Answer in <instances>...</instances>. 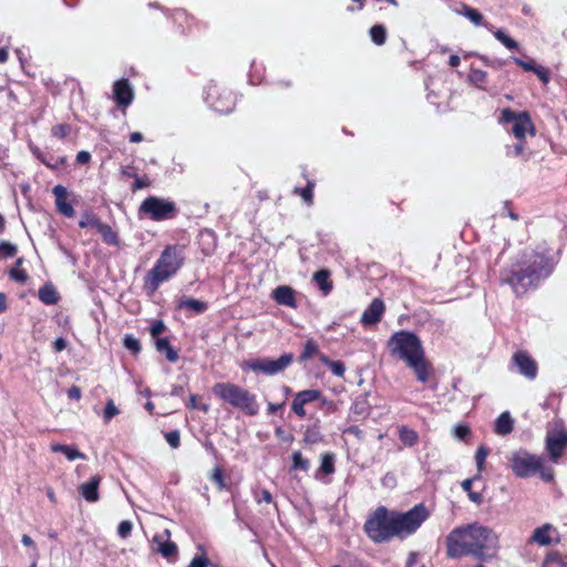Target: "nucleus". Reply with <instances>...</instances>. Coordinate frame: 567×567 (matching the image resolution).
<instances>
[{
	"label": "nucleus",
	"mask_w": 567,
	"mask_h": 567,
	"mask_svg": "<svg viewBox=\"0 0 567 567\" xmlns=\"http://www.w3.org/2000/svg\"><path fill=\"white\" fill-rule=\"evenodd\" d=\"M497 550V534L480 523L456 527L446 537V555L451 558L471 555L481 560H489L496 556Z\"/></svg>",
	"instance_id": "nucleus-1"
},
{
	"label": "nucleus",
	"mask_w": 567,
	"mask_h": 567,
	"mask_svg": "<svg viewBox=\"0 0 567 567\" xmlns=\"http://www.w3.org/2000/svg\"><path fill=\"white\" fill-rule=\"evenodd\" d=\"M551 268L547 258L536 251H523L517 260L501 272V281L512 287L515 295L525 293L529 288L548 277Z\"/></svg>",
	"instance_id": "nucleus-2"
},
{
	"label": "nucleus",
	"mask_w": 567,
	"mask_h": 567,
	"mask_svg": "<svg viewBox=\"0 0 567 567\" xmlns=\"http://www.w3.org/2000/svg\"><path fill=\"white\" fill-rule=\"evenodd\" d=\"M392 355L403 360L411 368L420 382H426L431 374V365L425 359L421 340L410 331L395 332L388 341Z\"/></svg>",
	"instance_id": "nucleus-3"
},
{
	"label": "nucleus",
	"mask_w": 567,
	"mask_h": 567,
	"mask_svg": "<svg viewBox=\"0 0 567 567\" xmlns=\"http://www.w3.org/2000/svg\"><path fill=\"white\" fill-rule=\"evenodd\" d=\"M184 264V248L169 245L162 251L154 267L145 277V286L156 291L159 285L173 277Z\"/></svg>",
	"instance_id": "nucleus-4"
},
{
	"label": "nucleus",
	"mask_w": 567,
	"mask_h": 567,
	"mask_svg": "<svg viewBox=\"0 0 567 567\" xmlns=\"http://www.w3.org/2000/svg\"><path fill=\"white\" fill-rule=\"evenodd\" d=\"M212 391L221 401L241 411L246 415H257L260 410L257 396L235 383L219 382L214 384Z\"/></svg>",
	"instance_id": "nucleus-5"
},
{
	"label": "nucleus",
	"mask_w": 567,
	"mask_h": 567,
	"mask_svg": "<svg viewBox=\"0 0 567 567\" xmlns=\"http://www.w3.org/2000/svg\"><path fill=\"white\" fill-rule=\"evenodd\" d=\"M364 530L374 543L389 542L396 537L393 512L379 507L368 518Z\"/></svg>",
	"instance_id": "nucleus-6"
},
{
	"label": "nucleus",
	"mask_w": 567,
	"mask_h": 567,
	"mask_svg": "<svg viewBox=\"0 0 567 567\" xmlns=\"http://www.w3.org/2000/svg\"><path fill=\"white\" fill-rule=\"evenodd\" d=\"M396 537L405 538L417 530L429 517V511L423 504L415 505L406 513L393 512Z\"/></svg>",
	"instance_id": "nucleus-7"
},
{
	"label": "nucleus",
	"mask_w": 567,
	"mask_h": 567,
	"mask_svg": "<svg viewBox=\"0 0 567 567\" xmlns=\"http://www.w3.org/2000/svg\"><path fill=\"white\" fill-rule=\"evenodd\" d=\"M177 212V206L173 200L156 196L145 198L138 209L140 214L146 215L155 221L172 219Z\"/></svg>",
	"instance_id": "nucleus-8"
},
{
	"label": "nucleus",
	"mask_w": 567,
	"mask_h": 567,
	"mask_svg": "<svg viewBox=\"0 0 567 567\" xmlns=\"http://www.w3.org/2000/svg\"><path fill=\"white\" fill-rule=\"evenodd\" d=\"M205 100L212 109L220 114L231 112L235 106L234 94L217 84H213L207 87Z\"/></svg>",
	"instance_id": "nucleus-9"
},
{
	"label": "nucleus",
	"mask_w": 567,
	"mask_h": 567,
	"mask_svg": "<svg viewBox=\"0 0 567 567\" xmlns=\"http://www.w3.org/2000/svg\"><path fill=\"white\" fill-rule=\"evenodd\" d=\"M501 121L513 124L511 131L519 141L525 138L527 133L534 135V125L527 112L515 113L514 111L506 109L502 112Z\"/></svg>",
	"instance_id": "nucleus-10"
},
{
	"label": "nucleus",
	"mask_w": 567,
	"mask_h": 567,
	"mask_svg": "<svg viewBox=\"0 0 567 567\" xmlns=\"http://www.w3.org/2000/svg\"><path fill=\"white\" fill-rule=\"evenodd\" d=\"M512 471L519 477H528L540 467V460L526 451H517L509 457Z\"/></svg>",
	"instance_id": "nucleus-11"
},
{
	"label": "nucleus",
	"mask_w": 567,
	"mask_h": 567,
	"mask_svg": "<svg viewBox=\"0 0 567 567\" xmlns=\"http://www.w3.org/2000/svg\"><path fill=\"white\" fill-rule=\"evenodd\" d=\"M292 354L286 353L280 358L272 360L268 358L259 359L249 363V368L268 375L276 374L285 370L292 362Z\"/></svg>",
	"instance_id": "nucleus-12"
},
{
	"label": "nucleus",
	"mask_w": 567,
	"mask_h": 567,
	"mask_svg": "<svg viewBox=\"0 0 567 567\" xmlns=\"http://www.w3.org/2000/svg\"><path fill=\"white\" fill-rule=\"evenodd\" d=\"M546 447L549 452L550 458L557 462L561 456L563 451L567 447V430L559 429L549 432L546 439Z\"/></svg>",
	"instance_id": "nucleus-13"
},
{
	"label": "nucleus",
	"mask_w": 567,
	"mask_h": 567,
	"mask_svg": "<svg viewBox=\"0 0 567 567\" xmlns=\"http://www.w3.org/2000/svg\"><path fill=\"white\" fill-rule=\"evenodd\" d=\"M512 360L520 374L530 380L536 378L537 363L526 351L519 350L515 352Z\"/></svg>",
	"instance_id": "nucleus-14"
},
{
	"label": "nucleus",
	"mask_w": 567,
	"mask_h": 567,
	"mask_svg": "<svg viewBox=\"0 0 567 567\" xmlns=\"http://www.w3.org/2000/svg\"><path fill=\"white\" fill-rule=\"evenodd\" d=\"M171 532L165 529L162 534H157L153 537V543L157 545L156 551L161 553L165 558H172L177 554V546L175 543L169 542Z\"/></svg>",
	"instance_id": "nucleus-15"
},
{
	"label": "nucleus",
	"mask_w": 567,
	"mask_h": 567,
	"mask_svg": "<svg viewBox=\"0 0 567 567\" xmlns=\"http://www.w3.org/2000/svg\"><path fill=\"white\" fill-rule=\"evenodd\" d=\"M114 99L121 106H127L132 103L134 93L126 79L118 80L113 86Z\"/></svg>",
	"instance_id": "nucleus-16"
},
{
	"label": "nucleus",
	"mask_w": 567,
	"mask_h": 567,
	"mask_svg": "<svg viewBox=\"0 0 567 567\" xmlns=\"http://www.w3.org/2000/svg\"><path fill=\"white\" fill-rule=\"evenodd\" d=\"M52 193L55 197V206L58 212L66 217H73L74 209L72 205L66 200L68 189L62 185H56L52 189Z\"/></svg>",
	"instance_id": "nucleus-17"
},
{
	"label": "nucleus",
	"mask_w": 567,
	"mask_h": 567,
	"mask_svg": "<svg viewBox=\"0 0 567 567\" xmlns=\"http://www.w3.org/2000/svg\"><path fill=\"white\" fill-rule=\"evenodd\" d=\"M384 312V303L380 299H374L371 305L364 310L361 317V322L364 326H371L381 320Z\"/></svg>",
	"instance_id": "nucleus-18"
},
{
	"label": "nucleus",
	"mask_w": 567,
	"mask_h": 567,
	"mask_svg": "<svg viewBox=\"0 0 567 567\" xmlns=\"http://www.w3.org/2000/svg\"><path fill=\"white\" fill-rule=\"evenodd\" d=\"M554 535H557V529L551 524H544L534 530L530 542L548 546L551 544Z\"/></svg>",
	"instance_id": "nucleus-19"
},
{
	"label": "nucleus",
	"mask_w": 567,
	"mask_h": 567,
	"mask_svg": "<svg viewBox=\"0 0 567 567\" xmlns=\"http://www.w3.org/2000/svg\"><path fill=\"white\" fill-rule=\"evenodd\" d=\"M101 477L99 475L92 476L87 482L83 483L79 491L85 501L94 503L99 501V485Z\"/></svg>",
	"instance_id": "nucleus-20"
},
{
	"label": "nucleus",
	"mask_w": 567,
	"mask_h": 567,
	"mask_svg": "<svg viewBox=\"0 0 567 567\" xmlns=\"http://www.w3.org/2000/svg\"><path fill=\"white\" fill-rule=\"evenodd\" d=\"M272 298L277 303L296 308L295 290L289 286H279L272 291Z\"/></svg>",
	"instance_id": "nucleus-21"
},
{
	"label": "nucleus",
	"mask_w": 567,
	"mask_h": 567,
	"mask_svg": "<svg viewBox=\"0 0 567 567\" xmlns=\"http://www.w3.org/2000/svg\"><path fill=\"white\" fill-rule=\"evenodd\" d=\"M178 309H187L194 313H203L207 310V303L197 299L182 297L177 302Z\"/></svg>",
	"instance_id": "nucleus-22"
},
{
	"label": "nucleus",
	"mask_w": 567,
	"mask_h": 567,
	"mask_svg": "<svg viewBox=\"0 0 567 567\" xmlns=\"http://www.w3.org/2000/svg\"><path fill=\"white\" fill-rule=\"evenodd\" d=\"M313 281L318 285L324 296L329 295L332 290V282L330 281V271L321 269L315 272Z\"/></svg>",
	"instance_id": "nucleus-23"
},
{
	"label": "nucleus",
	"mask_w": 567,
	"mask_h": 567,
	"mask_svg": "<svg viewBox=\"0 0 567 567\" xmlns=\"http://www.w3.org/2000/svg\"><path fill=\"white\" fill-rule=\"evenodd\" d=\"M514 420L509 412H503L495 422V432L499 435H507L513 431Z\"/></svg>",
	"instance_id": "nucleus-24"
},
{
	"label": "nucleus",
	"mask_w": 567,
	"mask_h": 567,
	"mask_svg": "<svg viewBox=\"0 0 567 567\" xmlns=\"http://www.w3.org/2000/svg\"><path fill=\"white\" fill-rule=\"evenodd\" d=\"M156 350L161 353H165L166 359L169 362H176L178 360L177 352L172 348L167 338H157L155 340Z\"/></svg>",
	"instance_id": "nucleus-25"
},
{
	"label": "nucleus",
	"mask_w": 567,
	"mask_h": 567,
	"mask_svg": "<svg viewBox=\"0 0 567 567\" xmlns=\"http://www.w3.org/2000/svg\"><path fill=\"white\" fill-rule=\"evenodd\" d=\"M39 299L45 305H55L59 300V295L52 285H44L39 290Z\"/></svg>",
	"instance_id": "nucleus-26"
},
{
	"label": "nucleus",
	"mask_w": 567,
	"mask_h": 567,
	"mask_svg": "<svg viewBox=\"0 0 567 567\" xmlns=\"http://www.w3.org/2000/svg\"><path fill=\"white\" fill-rule=\"evenodd\" d=\"M51 450L53 452H62V453H64L66 458L70 460V461H74L76 458H82V460L85 458V455L83 453H81L76 449H73V447L68 446V445L53 444V445H51Z\"/></svg>",
	"instance_id": "nucleus-27"
},
{
	"label": "nucleus",
	"mask_w": 567,
	"mask_h": 567,
	"mask_svg": "<svg viewBox=\"0 0 567 567\" xmlns=\"http://www.w3.org/2000/svg\"><path fill=\"white\" fill-rule=\"evenodd\" d=\"M97 231L102 235L103 240L109 244L116 246L118 244L117 234L111 228L110 225L101 221Z\"/></svg>",
	"instance_id": "nucleus-28"
},
{
	"label": "nucleus",
	"mask_w": 567,
	"mask_h": 567,
	"mask_svg": "<svg viewBox=\"0 0 567 567\" xmlns=\"http://www.w3.org/2000/svg\"><path fill=\"white\" fill-rule=\"evenodd\" d=\"M399 436L402 443L406 446H413L417 442V433L406 426L399 429Z\"/></svg>",
	"instance_id": "nucleus-29"
},
{
	"label": "nucleus",
	"mask_w": 567,
	"mask_h": 567,
	"mask_svg": "<svg viewBox=\"0 0 567 567\" xmlns=\"http://www.w3.org/2000/svg\"><path fill=\"white\" fill-rule=\"evenodd\" d=\"M370 37L377 45H382L386 40V29L382 24L373 25L370 29Z\"/></svg>",
	"instance_id": "nucleus-30"
},
{
	"label": "nucleus",
	"mask_w": 567,
	"mask_h": 567,
	"mask_svg": "<svg viewBox=\"0 0 567 567\" xmlns=\"http://www.w3.org/2000/svg\"><path fill=\"white\" fill-rule=\"evenodd\" d=\"M320 360L322 363H324L331 370V372L334 375L343 377L346 368L341 361H332L323 354L320 357Z\"/></svg>",
	"instance_id": "nucleus-31"
},
{
	"label": "nucleus",
	"mask_w": 567,
	"mask_h": 567,
	"mask_svg": "<svg viewBox=\"0 0 567 567\" xmlns=\"http://www.w3.org/2000/svg\"><path fill=\"white\" fill-rule=\"evenodd\" d=\"M309 468H310L309 460L303 458L301 452H299V451L293 452L291 470L308 472Z\"/></svg>",
	"instance_id": "nucleus-32"
},
{
	"label": "nucleus",
	"mask_w": 567,
	"mask_h": 567,
	"mask_svg": "<svg viewBox=\"0 0 567 567\" xmlns=\"http://www.w3.org/2000/svg\"><path fill=\"white\" fill-rule=\"evenodd\" d=\"M487 73L480 69L472 68L468 73V81L480 89H483V84L485 83Z\"/></svg>",
	"instance_id": "nucleus-33"
},
{
	"label": "nucleus",
	"mask_w": 567,
	"mask_h": 567,
	"mask_svg": "<svg viewBox=\"0 0 567 567\" xmlns=\"http://www.w3.org/2000/svg\"><path fill=\"white\" fill-rule=\"evenodd\" d=\"M370 406L365 399H358L351 406V412L354 415L365 416L369 414Z\"/></svg>",
	"instance_id": "nucleus-34"
},
{
	"label": "nucleus",
	"mask_w": 567,
	"mask_h": 567,
	"mask_svg": "<svg viewBox=\"0 0 567 567\" xmlns=\"http://www.w3.org/2000/svg\"><path fill=\"white\" fill-rule=\"evenodd\" d=\"M319 472L327 474V475L332 474L334 472V455L333 454H324L322 456Z\"/></svg>",
	"instance_id": "nucleus-35"
},
{
	"label": "nucleus",
	"mask_w": 567,
	"mask_h": 567,
	"mask_svg": "<svg viewBox=\"0 0 567 567\" xmlns=\"http://www.w3.org/2000/svg\"><path fill=\"white\" fill-rule=\"evenodd\" d=\"M321 393L318 390H303L296 394V396L303 402V404H308L310 402H313L320 398Z\"/></svg>",
	"instance_id": "nucleus-36"
},
{
	"label": "nucleus",
	"mask_w": 567,
	"mask_h": 567,
	"mask_svg": "<svg viewBox=\"0 0 567 567\" xmlns=\"http://www.w3.org/2000/svg\"><path fill=\"white\" fill-rule=\"evenodd\" d=\"M101 224V220L92 214H85L82 216V218L79 221V226L81 228H94L97 230L99 226Z\"/></svg>",
	"instance_id": "nucleus-37"
},
{
	"label": "nucleus",
	"mask_w": 567,
	"mask_h": 567,
	"mask_svg": "<svg viewBox=\"0 0 567 567\" xmlns=\"http://www.w3.org/2000/svg\"><path fill=\"white\" fill-rule=\"evenodd\" d=\"M494 37L509 50L518 49V43L509 38L503 30L494 32Z\"/></svg>",
	"instance_id": "nucleus-38"
},
{
	"label": "nucleus",
	"mask_w": 567,
	"mask_h": 567,
	"mask_svg": "<svg viewBox=\"0 0 567 567\" xmlns=\"http://www.w3.org/2000/svg\"><path fill=\"white\" fill-rule=\"evenodd\" d=\"M315 183L309 181L307 186L302 189L296 188V193H299L303 200L308 204H312Z\"/></svg>",
	"instance_id": "nucleus-39"
},
{
	"label": "nucleus",
	"mask_w": 567,
	"mask_h": 567,
	"mask_svg": "<svg viewBox=\"0 0 567 567\" xmlns=\"http://www.w3.org/2000/svg\"><path fill=\"white\" fill-rule=\"evenodd\" d=\"M464 16L475 25H480L482 23L483 17L476 9L464 7Z\"/></svg>",
	"instance_id": "nucleus-40"
},
{
	"label": "nucleus",
	"mask_w": 567,
	"mask_h": 567,
	"mask_svg": "<svg viewBox=\"0 0 567 567\" xmlns=\"http://www.w3.org/2000/svg\"><path fill=\"white\" fill-rule=\"evenodd\" d=\"M489 453V450L486 446H481L476 451L475 460L478 471H482L485 464V460Z\"/></svg>",
	"instance_id": "nucleus-41"
},
{
	"label": "nucleus",
	"mask_w": 567,
	"mask_h": 567,
	"mask_svg": "<svg viewBox=\"0 0 567 567\" xmlns=\"http://www.w3.org/2000/svg\"><path fill=\"white\" fill-rule=\"evenodd\" d=\"M124 346L127 350L132 351L133 353H138L141 351L140 341L133 336H125Z\"/></svg>",
	"instance_id": "nucleus-42"
},
{
	"label": "nucleus",
	"mask_w": 567,
	"mask_h": 567,
	"mask_svg": "<svg viewBox=\"0 0 567 567\" xmlns=\"http://www.w3.org/2000/svg\"><path fill=\"white\" fill-rule=\"evenodd\" d=\"M317 351H318L317 344L312 340H309L305 344V348H303V351H302L300 358H301V360H308L312 355H315L317 353Z\"/></svg>",
	"instance_id": "nucleus-43"
},
{
	"label": "nucleus",
	"mask_w": 567,
	"mask_h": 567,
	"mask_svg": "<svg viewBox=\"0 0 567 567\" xmlns=\"http://www.w3.org/2000/svg\"><path fill=\"white\" fill-rule=\"evenodd\" d=\"M71 132V126L68 124H58L52 127V135L58 138L68 136Z\"/></svg>",
	"instance_id": "nucleus-44"
},
{
	"label": "nucleus",
	"mask_w": 567,
	"mask_h": 567,
	"mask_svg": "<svg viewBox=\"0 0 567 567\" xmlns=\"http://www.w3.org/2000/svg\"><path fill=\"white\" fill-rule=\"evenodd\" d=\"M120 413L118 409L115 406L113 400H109L104 410V421L105 423L110 422L111 419Z\"/></svg>",
	"instance_id": "nucleus-45"
},
{
	"label": "nucleus",
	"mask_w": 567,
	"mask_h": 567,
	"mask_svg": "<svg viewBox=\"0 0 567 567\" xmlns=\"http://www.w3.org/2000/svg\"><path fill=\"white\" fill-rule=\"evenodd\" d=\"M133 524L130 520H123L117 527V534L121 538H127L131 535Z\"/></svg>",
	"instance_id": "nucleus-46"
},
{
	"label": "nucleus",
	"mask_w": 567,
	"mask_h": 567,
	"mask_svg": "<svg viewBox=\"0 0 567 567\" xmlns=\"http://www.w3.org/2000/svg\"><path fill=\"white\" fill-rule=\"evenodd\" d=\"M454 436L458 440H466L471 434V430L466 425L458 424L453 429Z\"/></svg>",
	"instance_id": "nucleus-47"
},
{
	"label": "nucleus",
	"mask_w": 567,
	"mask_h": 567,
	"mask_svg": "<svg viewBox=\"0 0 567 567\" xmlns=\"http://www.w3.org/2000/svg\"><path fill=\"white\" fill-rule=\"evenodd\" d=\"M17 252V246L10 243H1L0 244V257H12Z\"/></svg>",
	"instance_id": "nucleus-48"
},
{
	"label": "nucleus",
	"mask_w": 567,
	"mask_h": 567,
	"mask_svg": "<svg viewBox=\"0 0 567 567\" xmlns=\"http://www.w3.org/2000/svg\"><path fill=\"white\" fill-rule=\"evenodd\" d=\"M165 439L173 449H177L181 444V436L178 431H171L166 433Z\"/></svg>",
	"instance_id": "nucleus-49"
},
{
	"label": "nucleus",
	"mask_w": 567,
	"mask_h": 567,
	"mask_svg": "<svg viewBox=\"0 0 567 567\" xmlns=\"http://www.w3.org/2000/svg\"><path fill=\"white\" fill-rule=\"evenodd\" d=\"M210 480L217 485L218 489L225 488L223 472L220 468H218V467L214 468Z\"/></svg>",
	"instance_id": "nucleus-50"
},
{
	"label": "nucleus",
	"mask_w": 567,
	"mask_h": 567,
	"mask_svg": "<svg viewBox=\"0 0 567 567\" xmlns=\"http://www.w3.org/2000/svg\"><path fill=\"white\" fill-rule=\"evenodd\" d=\"M291 409L299 417L306 416L305 404L297 396L292 401Z\"/></svg>",
	"instance_id": "nucleus-51"
},
{
	"label": "nucleus",
	"mask_w": 567,
	"mask_h": 567,
	"mask_svg": "<svg viewBox=\"0 0 567 567\" xmlns=\"http://www.w3.org/2000/svg\"><path fill=\"white\" fill-rule=\"evenodd\" d=\"M513 60L517 65L522 66L525 71L534 72L535 69L538 66L534 60L523 61L519 58H514Z\"/></svg>",
	"instance_id": "nucleus-52"
},
{
	"label": "nucleus",
	"mask_w": 567,
	"mask_h": 567,
	"mask_svg": "<svg viewBox=\"0 0 567 567\" xmlns=\"http://www.w3.org/2000/svg\"><path fill=\"white\" fill-rule=\"evenodd\" d=\"M21 542L24 546H28V547H31L32 548V554H31V557L32 558H38L39 557V551H38V548L33 542V539L28 536V535H22V538H21Z\"/></svg>",
	"instance_id": "nucleus-53"
},
{
	"label": "nucleus",
	"mask_w": 567,
	"mask_h": 567,
	"mask_svg": "<svg viewBox=\"0 0 567 567\" xmlns=\"http://www.w3.org/2000/svg\"><path fill=\"white\" fill-rule=\"evenodd\" d=\"M208 565H209V559L205 555H200V556H195L192 559L189 567H208Z\"/></svg>",
	"instance_id": "nucleus-54"
},
{
	"label": "nucleus",
	"mask_w": 567,
	"mask_h": 567,
	"mask_svg": "<svg viewBox=\"0 0 567 567\" xmlns=\"http://www.w3.org/2000/svg\"><path fill=\"white\" fill-rule=\"evenodd\" d=\"M166 327L163 321H155L151 327V334L153 338L157 339L161 333L165 331Z\"/></svg>",
	"instance_id": "nucleus-55"
},
{
	"label": "nucleus",
	"mask_w": 567,
	"mask_h": 567,
	"mask_svg": "<svg viewBox=\"0 0 567 567\" xmlns=\"http://www.w3.org/2000/svg\"><path fill=\"white\" fill-rule=\"evenodd\" d=\"M534 73L539 78V80L544 83V84H547L549 82V72L547 69H545L544 66L542 65H538Z\"/></svg>",
	"instance_id": "nucleus-56"
},
{
	"label": "nucleus",
	"mask_w": 567,
	"mask_h": 567,
	"mask_svg": "<svg viewBox=\"0 0 567 567\" xmlns=\"http://www.w3.org/2000/svg\"><path fill=\"white\" fill-rule=\"evenodd\" d=\"M256 501L258 503L265 502V503L270 504V503H272V495L269 491L262 489L258 495H256Z\"/></svg>",
	"instance_id": "nucleus-57"
},
{
	"label": "nucleus",
	"mask_w": 567,
	"mask_h": 567,
	"mask_svg": "<svg viewBox=\"0 0 567 567\" xmlns=\"http://www.w3.org/2000/svg\"><path fill=\"white\" fill-rule=\"evenodd\" d=\"M10 276L20 282H24L28 279V275L24 270H18L16 268L10 271Z\"/></svg>",
	"instance_id": "nucleus-58"
},
{
	"label": "nucleus",
	"mask_w": 567,
	"mask_h": 567,
	"mask_svg": "<svg viewBox=\"0 0 567 567\" xmlns=\"http://www.w3.org/2000/svg\"><path fill=\"white\" fill-rule=\"evenodd\" d=\"M134 179H135V182L132 185V190L133 192H135L137 189L145 188V187H147L150 185L148 178H140L138 176H136Z\"/></svg>",
	"instance_id": "nucleus-59"
},
{
	"label": "nucleus",
	"mask_w": 567,
	"mask_h": 567,
	"mask_svg": "<svg viewBox=\"0 0 567 567\" xmlns=\"http://www.w3.org/2000/svg\"><path fill=\"white\" fill-rule=\"evenodd\" d=\"M91 159V154L86 151H81L76 155V163L78 164H86Z\"/></svg>",
	"instance_id": "nucleus-60"
},
{
	"label": "nucleus",
	"mask_w": 567,
	"mask_h": 567,
	"mask_svg": "<svg viewBox=\"0 0 567 567\" xmlns=\"http://www.w3.org/2000/svg\"><path fill=\"white\" fill-rule=\"evenodd\" d=\"M68 396L70 399H73V400H80L81 399V390L79 386H71L69 390H68Z\"/></svg>",
	"instance_id": "nucleus-61"
},
{
	"label": "nucleus",
	"mask_w": 567,
	"mask_h": 567,
	"mask_svg": "<svg viewBox=\"0 0 567 567\" xmlns=\"http://www.w3.org/2000/svg\"><path fill=\"white\" fill-rule=\"evenodd\" d=\"M53 347L56 352H61L66 348V341L63 338H58L53 342Z\"/></svg>",
	"instance_id": "nucleus-62"
},
{
	"label": "nucleus",
	"mask_w": 567,
	"mask_h": 567,
	"mask_svg": "<svg viewBox=\"0 0 567 567\" xmlns=\"http://www.w3.org/2000/svg\"><path fill=\"white\" fill-rule=\"evenodd\" d=\"M417 557H419V554H417V553H415V551H411V553L409 554V557H408V560H406L405 567H414V566L416 565Z\"/></svg>",
	"instance_id": "nucleus-63"
},
{
	"label": "nucleus",
	"mask_w": 567,
	"mask_h": 567,
	"mask_svg": "<svg viewBox=\"0 0 567 567\" xmlns=\"http://www.w3.org/2000/svg\"><path fill=\"white\" fill-rule=\"evenodd\" d=\"M468 498H470L473 503H475V504H481V503H482V501H483V496H482V494L476 493V492H470V493H468Z\"/></svg>",
	"instance_id": "nucleus-64"
}]
</instances>
